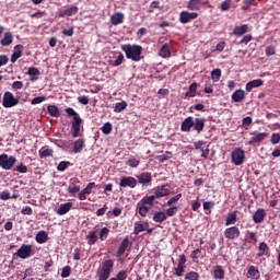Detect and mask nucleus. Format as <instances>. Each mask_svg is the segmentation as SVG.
Masks as SVG:
<instances>
[{
	"instance_id": "nucleus-1",
	"label": "nucleus",
	"mask_w": 280,
	"mask_h": 280,
	"mask_svg": "<svg viewBox=\"0 0 280 280\" xmlns=\"http://www.w3.org/2000/svg\"><path fill=\"white\" fill-rule=\"evenodd\" d=\"M121 51L125 52L126 58H128V60L139 62L142 58L141 54H143V47L139 45L125 44L121 46Z\"/></svg>"
},
{
	"instance_id": "nucleus-2",
	"label": "nucleus",
	"mask_w": 280,
	"mask_h": 280,
	"mask_svg": "<svg viewBox=\"0 0 280 280\" xmlns=\"http://www.w3.org/2000/svg\"><path fill=\"white\" fill-rule=\"evenodd\" d=\"M114 268H115V260L107 259L103 261L96 271L98 280L110 279V275L113 273Z\"/></svg>"
},
{
	"instance_id": "nucleus-3",
	"label": "nucleus",
	"mask_w": 280,
	"mask_h": 280,
	"mask_svg": "<svg viewBox=\"0 0 280 280\" xmlns=\"http://www.w3.org/2000/svg\"><path fill=\"white\" fill-rule=\"evenodd\" d=\"M66 113L68 117H72V137L73 139L80 137V128L82 126V118L80 117V114L73 109V107L66 108Z\"/></svg>"
},
{
	"instance_id": "nucleus-4",
	"label": "nucleus",
	"mask_w": 280,
	"mask_h": 280,
	"mask_svg": "<svg viewBox=\"0 0 280 280\" xmlns=\"http://www.w3.org/2000/svg\"><path fill=\"white\" fill-rule=\"evenodd\" d=\"M154 207V197H143L138 203H137V210L139 212V215L142 218H145L148 213H150V209Z\"/></svg>"
},
{
	"instance_id": "nucleus-5",
	"label": "nucleus",
	"mask_w": 280,
	"mask_h": 280,
	"mask_svg": "<svg viewBox=\"0 0 280 280\" xmlns=\"http://www.w3.org/2000/svg\"><path fill=\"white\" fill-rule=\"evenodd\" d=\"M16 165V156L8 155V153H2L0 155V167L7 172L12 170Z\"/></svg>"
},
{
	"instance_id": "nucleus-6",
	"label": "nucleus",
	"mask_w": 280,
	"mask_h": 280,
	"mask_svg": "<svg viewBox=\"0 0 280 280\" xmlns=\"http://www.w3.org/2000/svg\"><path fill=\"white\" fill-rule=\"evenodd\" d=\"M231 161L236 166L244 165V161H246V152L244 149L235 148L231 153Z\"/></svg>"
},
{
	"instance_id": "nucleus-7",
	"label": "nucleus",
	"mask_w": 280,
	"mask_h": 280,
	"mask_svg": "<svg viewBox=\"0 0 280 280\" xmlns=\"http://www.w3.org/2000/svg\"><path fill=\"white\" fill-rule=\"evenodd\" d=\"M19 102V98L14 97L12 92H5L2 98V105L4 108H12L13 106H18Z\"/></svg>"
},
{
	"instance_id": "nucleus-8",
	"label": "nucleus",
	"mask_w": 280,
	"mask_h": 280,
	"mask_svg": "<svg viewBox=\"0 0 280 280\" xmlns=\"http://www.w3.org/2000/svg\"><path fill=\"white\" fill-rule=\"evenodd\" d=\"M250 140L248 141V145H259L261 141H266L268 139V133L267 132H257L253 131L250 132Z\"/></svg>"
},
{
	"instance_id": "nucleus-9",
	"label": "nucleus",
	"mask_w": 280,
	"mask_h": 280,
	"mask_svg": "<svg viewBox=\"0 0 280 280\" xmlns=\"http://www.w3.org/2000/svg\"><path fill=\"white\" fill-rule=\"evenodd\" d=\"M240 235H242V232L240 231V228L235 225L224 230V237H226V240H237Z\"/></svg>"
},
{
	"instance_id": "nucleus-10",
	"label": "nucleus",
	"mask_w": 280,
	"mask_h": 280,
	"mask_svg": "<svg viewBox=\"0 0 280 280\" xmlns=\"http://www.w3.org/2000/svg\"><path fill=\"white\" fill-rule=\"evenodd\" d=\"M198 18V13L189 12V11H182L179 14V21L185 25L187 23H191L195 19Z\"/></svg>"
},
{
	"instance_id": "nucleus-11",
	"label": "nucleus",
	"mask_w": 280,
	"mask_h": 280,
	"mask_svg": "<svg viewBox=\"0 0 280 280\" xmlns=\"http://www.w3.org/2000/svg\"><path fill=\"white\" fill-rule=\"evenodd\" d=\"M16 255L20 259H27L28 257H32V245H22L18 249Z\"/></svg>"
},
{
	"instance_id": "nucleus-12",
	"label": "nucleus",
	"mask_w": 280,
	"mask_h": 280,
	"mask_svg": "<svg viewBox=\"0 0 280 280\" xmlns=\"http://www.w3.org/2000/svg\"><path fill=\"white\" fill-rule=\"evenodd\" d=\"M119 187H130L131 189H135V187H137V179L132 176L122 177Z\"/></svg>"
},
{
	"instance_id": "nucleus-13",
	"label": "nucleus",
	"mask_w": 280,
	"mask_h": 280,
	"mask_svg": "<svg viewBox=\"0 0 280 280\" xmlns=\"http://www.w3.org/2000/svg\"><path fill=\"white\" fill-rule=\"evenodd\" d=\"M209 1L202 2L201 0H189L187 3L188 10L198 11L202 10L203 5H208Z\"/></svg>"
},
{
	"instance_id": "nucleus-14",
	"label": "nucleus",
	"mask_w": 280,
	"mask_h": 280,
	"mask_svg": "<svg viewBox=\"0 0 280 280\" xmlns=\"http://www.w3.org/2000/svg\"><path fill=\"white\" fill-rule=\"evenodd\" d=\"M253 220L255 224H261L266 220V210L264 208H258L253 214Z\"/></svg>"
},
{
	"instance_id": "nucleus-15",
	"label": "nucleus",
	"mask_w": 280,
	"mask_h": 280,
	"mask_svg": "<svg viewBox=\"0 0 280 280\" xmlns=\"http://www.w3.org/2000/svg\"><path fill=\"white\" fill-rule=\"evenodd\" d=\"M78 12H80V9L78 7L70 5L67 9H65L63 11H60L59 16H60V19H65V16H73Z\"/></svg>"
},
{
	"instance_id": "nucleus-16",
	"label": "nucleus",
	"mask_w": 280,
	"mask_h": 280,
	"mask_svg": "<svg viewBox=\"0 0 280 280\" xmlns=\"http://www.w3.org/2000/svg\"><path fill=\"white\" fill-rule=\"evenodd\" d=\"M259 86H264V80L256 79V80H253V81H249L246 83L245 91L247 93H250V91H253V89H259Z\"/></svg>"
},
{
	"instance_id": "nucleus-17",
	"label": "nucleus",
	"mask_w": 280,
	"mask_h": 280,
	"mask_svg": "<svg viewBox=\"0 0 280 280\" xmlns=\"http://www.w3.org/2000/svg\"><path fill=\"white\" fill-rule=\"evenodd\" d=\"M128 246H130V238L127 236L120 243V246L118 247V250L116 253V257H124V254L128 249Z\"/></svg>"
},
{
	"instance_id": "nucleus-18",
	"label": "nucleus",
	"mask_w": 280,
	"mask_h": 280,
	"mask_svg": "<svg viewBox=\"0 0 280 280\" xmlns=\"http://www.w3.org/2000/svg\"><path fill=\"white\" fill-rule=\"evenodd\" d=\"M246 277L250 280H259L261 273L259 272V269H257V267L249 266L247 269Z\"/></svg>"
},
{
	"instance_id": "nucleus-19",
	"label": "nucleus",
	"mask_w": 280,
	"mask_h": 280,
	"mask_svg": "<svg viewBox=\"0 0 280 280\" xmlns=\"http://www.w3.org/2000/svg\"><path fill=\"white\" fill-rule=\"evenodd\" d=\"M12 43H14V35H12V32H5L3 38L0 40V45L2 47H10Z\"/></svg>"
},
{
	"instance_id": "nucleus-20",
	"label": "nucleus",
	"mask_w": 280,
	"mask_h": 280,
	"mask_svg": "<svg viewBox=\"0 0 280 280\" xmlns=\"http://www.w3.org/2000/svg\"><path fill=\"white\" fill-rule=\"evenodd\" d=\"M167 194H170V189H167V187L165 186H162L161 188H156L154 195L149 196V198H153V202H154L156 198H163L167 196Z\"/></svg>"
},
{
	"instance_id": "nucleus-21",
	"label": "nucleus",
	"mask_w": 280,
	"mask_h": 280,
	"mask_svg": "<svg viewBox=\"0 0 280 280\" xmlns=\"http://www.w3.org/2000/svg\"><path fill=\"white\" fill-rule=\"evenodd\" d=\"M206 121H207V119H205V118H195L192 128H194V130H196V132H198V135H200V132H202V130H205Z\"/></svg>"
},
{
	"instance_id": "nucleus-22",
	"label": "nucleus",
	"mask_w": 280,
	"mask_h": 280,
	"mask_svg": "<svg viewBox=\"0 0 280 280\" xmlns=\"http://www.w3.org/2000/svg\"><path fill=\"white\" fill-rule=\"evenodd\" d=\"M71 207H73V202L61 203L57 209V215H67L71 211Z\"/></svg>"
},
{
	"instance_id": "nucleus-23",
	"label": "nucleus",
	"mask_w": 280,
	"mask_h": 280,
	"mask_svg": "<svg viewBox=\"0 0 280 280\" xmlns=\"http://www.w3.org/2000/svg\"><path fill=\"white\" fill-rule=\"evenodd\" d=\"M137 178L140 185H150L152 183V173H141Z\"/></svg>"
},
{
	"instance_id": "nucleus-24",
	"label": "nucleus",
	"mask_w": 280,
	"mask_h": 280,
	"mask_svg": "<svg viewBox=\"0 0 280 280\" xmlns=\"http://www.w3.org/2000/svg\"><path fill=\"white\" fill-rule=\"evenodd\" d=\"M23 56V45L19 44L14 47V51L11 56V62L14 63Z\"/></svg>"
},
{
	"instance_id": "nucleus-25",
	"label": "nucleus",
	"mask_w": 280,
	"mask_h": 280,
	"mask_svg": "<svg viewBox=\"0 0 280 280\" xmlns=\"http://www.w3.org/2000/svg\"><path fill=\"white\" fill-rule=\"evenodd\" d=\"M84 148H86L84 139H78L73 142L72 152H74V154H80Z\"/></svg>"
},
{
	"instance_id": "nucleus-26",
	"label": "nucleus",
	"mask_w": 280,
	"mask_h": 280,
	"mask_svg": "<svg viewBox=\"0 0 280 280\" xmlns=\"http://www.w3.org/2000/svg\"><path fill=\"white\" fill-rule=\"evenodd\" d=\"M244 100H246V92H244V90H236L232 94L233 102L240 103V102H244Z\"/></svg>"
},
{
	"instance_id": "nucleus-27",
	"label": "nucleus",
	"mask_w": 280,
	"mask_h": 280,
	"mask_svg": "<svg viewBox=\"0 0 280 280\" xmlns=\"http://www.w3.org/2000/svg\"><path fill=\"white\" fill-rule=\"evenodd\" d=\"M194 128V118L192 117H187L183 122H182V132H189Z\"/></svg>"
},
{
	"instance_id": "nucleus-28",
	"label": "nucleus",
	"mask_w": 280,
	"mask_h": 280,
	"mask_svg": "<svg viewBox=\"0 0 280 280\" xmlns=\"http://www.w3.org/2000/svg\"><path fill=\"white\" fill-rule=\"evenodd\" d=\"M248 32H249L248 24H243L241 26H236L233 30L234 36H244V34H248Z\"/></svg>"
},
{
	"instance_id": "nucleus-29",
	"label": "nucleus",
	"mask_w": 280,
	"mask_h": 280,
	"mask_svg": "<svg viewBox=\"0 0 280 280\" xmlns=\"http://www.w3.org/2000/svg\"><path fill=\"white\" fill-rule=\"evenodd\" d=\"M35 240L37 244H45L49 240V234H47L44 230L37 232Z\"/></svg>"
},
{
	"instance_id": "nucleus-30",
	"label": "nucleus",
	"mask_w": 280,
	"mask_h": 280,
	"mask_svg": "<svg viewBox=\"0 0 280 280\" xmlns=\"http://www.w3.org/2000/svg\"><path fill=\"white\" fill-rule=\"evenodd\" d=\"M237 222V212L233 211L228 213V217L225 219V226H231L233 224H236Z\"/></svg>"
},
{
	"instance_id": "nucleus-31",
	"label": "nucleus",
	"mask_w": 280,
	"mask_h": 280,
	"mask_svg": "<svg viewBox=\"0 0 280 280\" xmlns=\"http://www.w3.org/2000/svg\"><path fill=\"white\" fill-rule=\"evenodd\" d=\"M110 21L113 25H121L124 23V13H114Z\"/></svg>"
},
{
	"instance_id": "nucleus-32",
	"label": "nucleus",
	"mask_w": 280,
	"mask_h": 280,
	"mask_svg": "<svg viewBox=\"0 0 280 280\" xmlns=\"http://www.w3.org/2000/svg\"><path fill=\"white\" fill-rule=\"evenodd\" d=\"M149 224L148 223H140V222H136L135 223V230L133 233L135 235H139V233H142V231H147L148 230Z\"/></svg>"
},
{
	"instance_id": "nucleus-33",
	"label": "nucleus",
	"mask_w": 280,
	"mask_h": 280,
	"mask_svg": "<svg viewBox=\"0 0 280 280\" xmlns=\"http://www.w3.org/2000/svg\"><path fill=\"white\" fill-rule=\"evenodd\" d=\"M27 74L31 75V82H36L38 78L36 75H40V70L38 68L31 67L28 68Z\"/></svg>"
},
{
	"instance_id": "nucleus-34",
	"label": "nucleus",
	"mask_w": 280,
	"mask_h": 280,
	"mask_svg": "<svg viewBox=\"0 0 280 280\" xmlns=\"http://www.w3.org/2000/svg\"><path fill=\"white\" fill-rule=\"evenodd\" d=\"M48 114L50 117H60V109L56 105H48L47 106Z\"/></svg>"
},
{
	"instance_id": "nucleus-35",
	"label": "nucleus",
	"mask_w": 280,
	"mask_h": 280,
	"mask_svg": "<svg viewBox=\"0 0 280 280\" xmlns=\"http://www.w3.org/2000/svg\"><path fill=\"white\" fill-rule=\"evenodd\" d=\"M47 156H54V150L49 149V148H46V147H43L39 150V158L40 159H47Z\"/></svg>"
},
{
	"instance_id": "nucleus-36",
	"label": "nucleus",
	"mask_w": 280,
	"mask_h": 280,
	"mask_svg": "<svg viewBox=\"0 0 280 280\" xmlns=\"http://www.w3.org/2000/svg\"><path fill=\"white\" fill-rule=\"evenodd\" d=\"M124 60H126V57L124 56V54L119 52V56L117 57V59L116 60H109L108 65L110 67H119L124 62Z\"/></svg>"
},
{
	"instance_id": "nucleus-37",
	"label": "nucleus",
	"mask_w": 280,
	"mask_h": 280,
	"mask_svg": "<svg viewBox=\"0 0 280 280\" xmlns=\"http://www.w3.org/2000/svg\"><path fill=\"white\" fill-rule=\"evenodd\" d=\"M160 56L162 58H170L172 56V51L170 50V45L164 44L160 50Z\"/></svg>"
},
{
	"instance_id": "nucleus-38",
	"label": "nucleus",
	"mask_w": 280,
	"mask_h": 280,
	"mask_svg": "<svg viewBox=\"0 0 280 280\" xmlns=\"http://www.w3.org/2000/svg\"><path fill=\"white\" fill-rule=\"evenodd\" d=\"M214 279H224V269L222 266H215L213 271Z\"/></svg>"
},
{
	"instance_id": "nucleus-39",
	"label": "nucleus",
	"mask_w": 280,
	"mask_h": 280,
	"mask_svg": "<svg viewBox=\"0 0 280 280\" xmlns=\"http://www.w3.org/2000/svg\"><path fill=\"white\" fill-rule=\"evenodd\" d=\"M126 108H128V103L126 101L116 103L114 107V113H121L122 110H126Z\"/></svg>"
},
{
	"instance_id": "nucleus-40",
	"label": "nucleus",
	"mask_w": 280,
	"mask_h": 280,
	"mask_svg": "<svg viewBox=\"0 0 280 280\" xmlns=\"http://www.w3.org/2000/svg\"><path fill=\"white\" fill-rule=\"evenodd\" d=\"M198 90V83H192L189 85V91L186 92L187 97H196V91Z\"/></svg>"
},
{
	"instance_id": "nucleus-41",
	"label": "nucleus",
	"mask_w": 280,
	"mask_h": 280,
	"mask_svg": "<svg viewBox=\"0 0 280 280\" xmlns=\"http://www.w3.org/2000/svg\"><path fill=\"white\" fill-rule=\"evenodd\" d=\"M167 214L165 212H158L153 215V222H165Z\"/></svg>"
},
{
	"instance_id": "nucleus-42",
	"label": "nucleus",
	"mask_w": 280,
	"mask_h": 280,
	"mask_svg": "<svg viewBox=\"0 0 280 280\" xmlns=\"http://www.w3.org/2000/svg\"><path fill=\"white\" fill-rule=\"evenodd\" d=\"M220 78H222V70L217 68L211 71V79L213 80V82H219Z\"/></svg>"
},
{
	"instance_id": "nucleus-43",
	"label": "nucleus",
	"mask_w": 280,
	"mask_h": 280,
	"mask_svg": "<svg viewBox=\"0 0 280 280\" xmlns=\"http://www.w3.org/2000/svg\"><path fill=\"white\" fill-rule=\"evenodd\" d=\"M80 191V185H75L74 183H70L68 186V194H71L74 196V194H79Z\"/></svg>"
},
{
	"instance_id": "nucleus-44",
	"label": "nucleus",
	"mask_w": 280,
	"mask_h": 280,
	"mask_svg": "<svg viewBox=\"0 0 280 280\" xmlns=\"http://www.w3.org/2000/svg\"><path fill=\"white\" fill-rule=\"evenodd\" d=\"M141 161L137 160L135 156H130L127 161V165H129V167H139Z\"/></svg>"
},
{
	"instance_id": "nucleus-45",
	"label": "nucleus",
	"mask_w": 280,
	"mask_h": 280,
	"mask_svg": "<svg viewBox=\"0 0 280 280\" xmlns=\"http://www.w3.org/2000/svg\"><path fill=\"white\" fill-rule=\"evenodd\" d=\"M88 244L90 246H93V244H95V242H97V235L95 234V231H91L88 235Z\"/></svg>"
},
{
	"instance_id": "nucleus-46",
	"label": "nucleus",
	"mask_w": 280,
	"mask_h": 280,
	"mask_svg": "<svg viewBox=\"0 0 280 280\" xmlns=\"http://www.w3.org/2000/svg\"><path fill=\"white\" fill-rule=\"evenodd\" d=\"M102 132L103 135H110V132H113V124L105 122L102 127Z\"/></svg>"
},
{
	"instance_id": "nucleus-47",
	"label": "nucleus",
	"mask_w": 280,
	"mask_h": 280,
	"mask_svg": "<svg viewBox=\"0 0 280 280\" xmlns=\"http://www.w3.org/2000/svg\"><path fill=\"white\" fill-rule=\"evenodd\" d=\"M108 233H110V230L108 228H102L100 231V240L101 242H104V240L108 238Z\"/></svg>"
},
{
	"instance_id": "nucleus-48",
	"label": "nucleus",
	"mask_w": 280,
	"mask_h": 280,
	"mask_svg": "<svg viewBox=\"0 0 280 280\" xmlns=\"http://www.w3.org/2000/svg\"><path fill=\"white\" fill-rule=\"evenodd\" d=\"M200 255H202V250L200 248H197L191 252L190 257L192 261H198V259H200Z\"/></svg>"
},
{
	"instance_id": "nucleus-49",
	"label": "nucleus",
	"mask_w": 280,
	"mask_h": 280,
	"mask_svg": "<svg viewBox=\"0 0 280 280\" xmlns=\"http://www.w3.org/2000/svg\"><path fill=\"white\" fill-rule=\"evenodd\" d=\"M185 279L186 280H198V279H200V275H198V272H196V271H190V272L186 273Z\"/></svg>"
},
{
	"instance_id": "nucleus-50",
	"label": "nucleus",
	"mask_w": 280,
	"mask_h": 280,
	"mask_svg": "<svg viewBox=\"0 0 280 280\" xmlns=\"http://www.w3.org/2000/svg\"><path fill=\"white\" fill-rule=\"evenodd\" d=\"M93 189H95V182L89 183L86 187L83 189V191L89 196L93 194Z\"/></svg>"
},
{
	"instance_id": "nucleus-51",
	"label": "nucleus",
	"mask_w": 280,
	"mask_h": 280,
	"mask_svg": "<svg viewBox=\"0 0 280 280\" xmlns=\"http://www.w3.org/2000/svg\"><path fill=\"white\" fill-rule=\"evenodd\" d=\"M69 165H71V162L62 161L58 164L57 170L58 172H65Z\"/></svg>"
},
{
	"instance_id": "nucleus-52",
	"label": "nucleus",
	"mask_w": 280,
	"mask_h": 280,
	"mask_svg": "<svg viewBox=\"0 0 280 280\" xmlns=\"http://www.w3.org/2000/svg\"><path fill=\"white\" fill-rule=\"evenodd\" d=\"M61 277H62V279H67L68 277H71V267L70 266H66L62 268Z\"/></svg>"
},
{
	"instance_id": "nucleus-53",
	"label": "nucleus",
	"mask_w": 280,
	"mask_h": 280,
	"mask_svg": "<svg viewBox=\"0 0 280 280\" xmlns=\"http://www.w3.org/2000/svg\"><path fill=\"white\" fill-rule=\"evenodd\" d=\"M47 100V97L45 96H36L31 101V104L33 106H36V104H43V102H45Z\"/></svg>"
},
{
	"instance_id": "nucleus-54",
	"label": "nucleus",
	"mask_w": 280,
	"mask_h": 280,
	"mask_svg": "<svg viewBox=\"0 0 280 280\" xmlns=\"http://www.w3.org/2000/svg\"><path fill=\"white\" fill-rule=\"evenodd\" d=\"M13 172H19V174H27V166L20 164L13 170Z\"/></svg>"
},
{
	"instance_id": "nucleus-55",
	"label": "nucleus",
	"mask_w": 280,
	"mask_h": 280,
	"mask_svg": "<svg viewBox=\"0 0 280 280\" xmlns=\"http://www.w3.org/2000/svg\"><path fill=\"white\" fill-rule=\"evenodd\" d=\"M114 279L126 280L128 279V272L126 270L119 271Z\"/></svg>"
},
{
	"instance_id": "nucleus-56",
	"label": "nucleus",
	"mask_w": 280,
	"mask_h": 280,
	"mask_svg": "<svg viewBox=\"0 0 280 280\" xmlns=\"http://www.w3.org/2000/svg\"><path fill=\"white\" fill-rule=\"evenodd\" d=\"M270 143H272V145H277L278 143H280V135L272 133L270 138Z\"/></svg>"
},
{
	"instance_id": "nucleus-57",
	"label": "nucleus",
	"mask_w": 280,
	"mask_h": 280,
	"mask_svg": "<svg viewBox=\"0 0 280 280\" xmlns=\"http://www.w3.org/2000/svg\"><path fill=\"white\" fill-rule=\"evenodd\" d=\"M221 10L222 12H228V10H231V0H225L221 3Z\"/></svg>"
},
{
	"instance_id": "nucleus-58",
	"label": "nucleus",
	"mask_w": 280,
	"mask_h": 280,
	"mask_svg": "<svg viewBox=\"0 0 280 280\" xmlns=\"http://www.w3.org/2000/svg\"><path fill=\"white\" fill-rule=\"evenodd\" d=\"M22 215H32L34 213V210H32V207L25 206L21 210Z\"/></svg>"
},
{
	"instance_id": "nucleus-59",
	"label": "nucleus",
	"mask_w": 280,
	"mask_h": 280,
	"mask_svg": "<svg viewBox=\"0 0 280 280\" xmlns=\"http://www.w3.org/2000/svg\"><path fill=\"white\" fill-rule=\"evenodd\" d=\"M215 207V201H205L203 202V210L210 211V209H213Z\"/></svg>"
},
{
	"instance_id": "nucleus-60",
	"label": "nucleus",
	"mask_w": 280,
	"mask_h": 280,
	"mask_svg": "<svg viewBox=\"0 0 280 280\" xmlns=\"http://www.w3.org/2000/svg\"><path fill=\"white\" fill-rule=\"evenodd\" d=\"M10 62V58L7 55H0V67H5Z\"/></svg>"
},
{
	"instance_id": "nucleus-61",
	"label": "nucleus",
	"mask_w": 280,
	"mask_h": 280,
	"mask_svg": "<svg viewBox=\"0 0 280 280\" xmlns=\"http://www.w3.org/2000/svg\"><path fill=\"white\" fill-rule=\"evenodd\" d=\"M253 3H255V0H244L242 10H248V8H250V5H253Z\"/></svg>"
},
{
	"instance_id": "nucleus-62",
	"label": "nucleus",
	"mask_w": 280,
	"mask_h": 280,
	"mask_svg": "<svg viewBox=\"0 0 280 280\" xmlns=\"http://www.w3.org/2000/svg\"><path fill=\"white\" fill-rule=\"evenodd\" d=\"M276 52L275 46H268L265 50L266 56H275Z\"/></svg>"
},
{
	"instance_id": "nucleus-63",
	"label": "nucleus",
	"mask_w": 280,
	"mask_h": 280,
	"mask_svg": "<svg viewBox=\"0 0 280 280\" xmlns=\"http://www.w3.org/2000/svg\"><path fill=\"white\" fill-rule=\"evenodd\" d=\"M250 124H253V118L250 116L243 118V122H242L243 128H246V126H250Z\"/></svg>"
},
{
	"instance_id": "nucleus-64",
	"label": "nucleus",
	"mask_w": 280,
	"mask_h": 280,
	"mask_svg": "<svg viewBox=\"0 0 280 280\" xmlns=\"http://www.w3.org/2000/svg\"><path fill=\"white\" fill-rule=\"evenodd\" d=\"M78 102L79 104H83V106H86L89 104V96H79Z\"/></svg>"
}]
</instances>
